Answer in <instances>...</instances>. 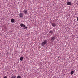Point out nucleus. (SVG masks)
<instances>
[{"label": "nucleus", "mask_w": 78, "mask_h": 78, "mask_svg": "<svg viewBox=\"0 0 78 78\" xmlns=\"http://www.w3.org/2000/svg\"><path fill=\"white\" fill-rule=\"evenodd\" d=\"M55 39V36H52L51 38V40L54 42V40Z\"/></svg>", "instance_id": "2"}, {"label": "nucleus", "mask_w": 78, "mask_h": 78, "mask_svg": "<svg viewBox=\"0 0 78 78\" xmlns=\"http://www.w3.org/2000/svg\"><path fill=\"white\" fill-rule=\"evenodd\" d=\"M20 61H22V60H23V57H20Z\"/></svg>", "instance_id": "11"}, {"label": "nucleus", "mask_w": 78, "mask_h": 78, "mask_svg": "<svg viewBox=\"0 0 78 78\" xmlns=\"http://www.w3.org/2000/svg\"><path fill=\"white\" fill-rule=\"evenodd\" d=\"M20 17L22 18L23 16V13H20V14H19Z\"/></svg>", "instance_id": "3"}, {"label": "nucleus", "mask_w": 78, "mask_h": 78, "mask_svg": "<svg viewBox=\"0 0 78 78\" xmlns=\"http://www.w3.org/2000/svg\"><path fill=\"white\" fill-rule=\"evenodd\" d=\"M4 78H7V77L6 76H5L4 77Z\"/></svg>", "instance_id": "15"}, {"label": "nucleus", "mask_w": 78, "mask_h": 78, "mask_svg": "<svg viewBox=\"0 0 78 78\" xmlns=\"http://www.w3.org/2000/svg\"><path fill=\"white\" fill-rule=\"evenodd\" d=\"M76 38H77V39H78V36H77V37H76Z\"/></svg>", "instance_id": "16"}, {"label": "nucleus", "mask_w": 78, "mask_h": 78, "mask_svg": "<svg viewBox=\"0 0 78 78\" xmlns=\"http://www.w3.org/2000/svg\"><path fill=\"white\" fill-rule=\"evenodd\" d=\"M11 78H16V76H12L11 77Z\"/></svg>", "instance_id": "12"}, {"label": "nucleus", "mask_w": 78, "mask_h": 78, "mask_svg": "<svg viewBox=\"0 0 78 78\" xmlns=\"http://www.w3.org/2000/svg\"><path fill=\"white\" fill-rule=\"evenodd\" d=\"M23 12L25 14H28V11L26 10H24Z\"/></svg>", "instance_id": "6"}, {"label": "nucleus", "mask_w": 78, "mask_h": 78, "mask_svg": "<svg viewBox=\"0 0 78 78\" xmlns=\"http://www.w3.org/2000/svg\"><path fill=\"white\" fill-rule=\"evenodd\" d=\"M14 21H15V20H14V19H13L12 18L11 19V22L13 23L14 22Z\"/></svg>", "instance_id": "7"}, {"label": "nucleus", "mask_w": 78, "mask_h": 78, "mask_svg": "<svg viewBox=\"0 0 78 78\" xmlns=\"http://www.w3.org/2000/svg\"><path fill=\"white\" fill-rule=\"evenodd\" d=\"M47 43V41L44 40L43 42H42L41 44V46H44Z\"/></svg>", "instance_id": "1"}, {"label": "nucleus", "mask_w": 78, "mask_h": 78, "mask_svg": "<svg viewBox=\"0 0 78 78\" xmlns=\"http://www.w3.org/2000/svg\"><path fill=\"white\" fill-rule=\"evenodd\" d=\"M74 73V71H72L71 72V75H73V73Z\"/></svg>", "instance_id": "10"}, {"label": "nucleus", "mask_w": 78, "mask_h": 78, "mask_svg": "<svg viewBox=\"0 0 78 78\" xmlns=\"http://www.w3.org/2000/svg\"><path fill=\"white\" fill-rule=\"evenodd\" d=\"M49 34H53V31H50L49 33Z\"/></svg>", "instance_id": "8"}, {"label": "nucleus", "mask_w": 78, "mask_h": 78, "mask_svg": "<svg viewBox=\"0 0 78 78\" xmlns=\"http://www.w3.org/2000/svg\"><path fill=\"white\" fill-rule=\"evenodd\" d=\"M17 78H21V77L19 76H18L17 77Z\"/></svg>", "instance_id": "13"}, {"label": "nucleus", "mask_w": 78, "mask_h": 78, "mask_svg": "<svg viewBox=\"0 0 78 78\" xmlns=\"http://www.w3.org/2000/svg\"><path fill=\"white\" fill-rule=\"evenodd\" d=\"M20 26L21 27H25V25L22 23L20 24Z\"/></svg>", "instance_id": "4"}, {"label": "nucleus", "mask_w": 78, "mask_h": 78, "mask_svg": "<svg viewBox=\"0 0 78 78\" xmlns=\"http://www.w3.org/2000/svg\"><path fill=\"white\" fill-rule=\"evenodd\" d=\"M24 29H25L26 28H27V27H24Z\"/></svg>", "instance_id": "14"}, {"label": "nucleus", "mask_w": 78, "mask_h": 78, "mask_svg": "<svg viewBox=\"0 0 78 78\" xmlns=\"http://www.w3.org/2000/svg\"><path fill=\"white\" fill-rule=\"evenodd\" d=\"M67 5L70 6L72 5V3L70 2H68L67 3Z\"/></svg>", "instance_id": "5"}, {"label": "nucleus", "mask_w": 78, "mask_h": 78, "mask_svg": "<svg viewBox=\"0 0 78 78\" xmlns=\"http://www.w3.org/2000/svg\"><path fill=\"white\" fill-rule=\"evenodd\" d=\"M52 25L53 27H55V26H56V24H55V23H52Z\"/></svg>", "instance_id": "9"}]
</instances>
